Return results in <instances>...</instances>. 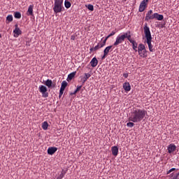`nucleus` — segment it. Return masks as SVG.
I'll return each instance as SVG.
<instances>
[{
  "label": "nucleus",
  "instance_id": "f257e3e1",
  "mask_svg": "<svg viewBox=\"0 0 179 179\" xmlns=\"http://www.w3.org/2000/svg\"><path fill=\"white\" fill-rule=\"evenodd\" d=\"M148 115L144 109L134 108L131 113L129 120L134 123H140Z\"/></svg>",
  "mask_w": 179,
  "mask_h": 179
},
{
  "label": "nucleus",
  "instance_id": "f03ea898",
  "mask_svg": "<svg viewBox=\"0 0 179 179\" xmlns=\"http://www.w3.org/2000/svg\"><path fill=\"white\" fill-rule=\"evenodd\" d=\"M144 34L145 35V40H147V44L148 45V50H150V52H153L154 48L153 45H152V37L150 28L148 27L147 24L144 25Z\"/></svg>",
  "mask_w": 179,
  "mask_h": 179
},
{
  "label": "nucleus",
  "instance_id": "7ed1b4c3",
  "mask_svg": "<svg viewBox=\"0 0 179 179\" xmlns=\"http://www.w3.org/2000/svg\"><path fill=\"white\" fill-rule=\"evenodd\" d=\"M129 37H131L130 31H128L124 34L118 35L116 38V41L114 43L113 45L117 47V45H119V44H122V43H124L125 38H127V40H129Z\"/></svg>",
  "mask_w": 179,
  "mask_h": 179
},
{
  "label": "nucleus",
  "instance_id": "20e7f679",
  "mask_svg": "<svg viewBox=\"0 0 179 179\" xmlns=\"http://www.w3.org/2000/svg\"><path fill=\"white\" fill-rule=\"evenodd\" d=\"M63 0H55L53 10L55 13H61L64 10Z\"/></svg>",
  "mask_w": 179,
  "mask_h": 179
},
{
  "label": "nucleus",
  "instance_id": "39448f33",
  "mask_svg": "<svg viewBox=\"0 0 179 179\" xmlns=\"http://www.w3.org/2000/svg\"><path fill=\"white\" fill-rule=\"evenodd\" d=\"M138 54L142 58H146L148 57V51L146 50L145 45L140 43L138 45Z\"/></svg>",
  "mask_w": 179,
  "mask_h": 179
},
{
  "label": "nucleus",
  "instance_id": "423d86ee",
  "mask_svg": "<svg viewBox=\"0 0 179 179\" xmlns=\"http://www.w3.org/2000/svg\"><path fill=\"white\" fill-rule=\"evenodd\" d=\"M39 92L42 94L43 98H48V92H47V87L44 85H41L38 87Z\"/></svg>",
  "mask_w": 179,
  "mask_h": 179
},
{
  "label": "nucleus",
  "instance_id": "0eeeda50",
  "mask_svg": "<svg viewBox=\"0 0 179 179\" xmlns=\"http://www.w3.org/2000/svg\"><path fill=\"white\" fill-rule=\"evenodd\" d=\"M148 1L149 0H143L141 4H140V6H139V11L140 12H143L145 8H147L148 6Z\"/></svg>",
  "mask_w": 179,
  "mask_h": 179
},
{
  "label": "nucleus",
  "instance_id": "6e6552de",
  "mask_svg": "<svg viewBox=\"0 0 179 179\" xmlns=\"http://www.w3.org/2000/svg\"><path fill=\"white\" fill-rule=\"evenodd\" d=\"M177 149V146L174 143H171L168 145V153L172 154Z\"/></svg>",
  "mask_w": 179,
  "mask_h": 179
},
{
  "label": "nucleus",
  "instance_id": "1a4fd4ad",
  "mask_svg": "<svg viewBox=\"0 0 179 179\" xmlns=\"http://www.w3.org/2000/svg\"><path fill=\"white\" fill-rule=\"evenodd\" d=\"M148 18H150V19H151V18H157V20H163L164 15L158 14L157 13H155L152 14V17H149Z\"/></svg>",
  "mask_w": 179,
  "mask_h": 179
},
{
  "label": "nucleus",
  "instance_id": "9d476101",
  "mask_svg": "<svg viewBox=\"0 0 179 179\" xmlns=\"http://www.w3.org/2000/svg\"><path fill=\"white\" fill-rule=\"evenodd\" d=\"M128 40H129V41L131 43H132L133 49L134 50V51H135L136 52H137V51H138V50H137V48H138V43L136 42V41L132 40V39H131V37H129Z\"/></svg>",
  "mask_w": 179,
  "mask_h": 179
},
{
  "label": "nucleus",
  "instance_id": "9b49d317",
  "mask_svg": "<svg viewBox=\"0 0 179 179\" xmlns=\"http://www.w3.org/2000/svg\"><path fill=\"white\" fill-rule=\"evenodd\" d=\"M14 37H18L20 34H22V31L18 27L17 24H15V29L13 30Z\"/></svg>",
  "mask_w": 179,
  "mask_h": 179
},
{
  "label": "nucleus",
  "instance_id": "f8f14e48",
  "mask_svg": "<svg viewBox=\"0 0 179 179\" xmlns=\"http://www.w3.org/2000/svg\"><path fill=\"white\" fill-rule=\"evenodd\" d=\"M57 150L56 147H50L48 150V154L50 155H53Z\"/></svg>",
  "mask_w": 179,
  "mask_h": 179
},
{
  "label": "nucleus",
  "instance_id": "ddd939ff",
  "mask_svg": "<svg viewBox=\"0 0 179 179\" xmlns=\"http://www.w3.org/2000/svg\"><path fill=\"white\" fill-rule=\"evenodd\" d=\"M153 11L152 10H148V12H147V14L145 15V20H147V22H149V20H152L155 18H149V17H152L153 16L152 14Z\"/></svg>",
  "mask_w": 179,
  "mask_h": 179
},
{
  "label": "nucleus",
  "instance_id": "4468645a",
  "mask_svg": "<svg viewBox=\"0 0 179 179\" xmlns=\"http://www.w3.org/2000/svg\"><path fill=\"white\" fill-rule=\"evenodd\" d=\"M91 77V74L89 73H85V76L84 77H82L81 78V80H82V83L83 84H85L87 80Z\"/></svg>",
  "mask_w": 179,
  "mask_h": 179
},
{
  "label": "nucleus",
  "instance_id": "2eb2a0df",
  "mask_svg": "<svg viewBox=\"0 0 179 179\" xmlns=\"http://www.w3.org/2000/svg\"><path fill=\"white\" fill-rule=\"evenodd\" d=\"M111 150L113 156L117 157L118 155L119 148L117 146H113Z\"/></svg>",
  "mask_w": 179,
  "mask_h": 179
},
{
  "label": "nucleus",
  "instance_id": "dca6fc26",
  "mask_svg": "<svg viewBox=\"0 0 179 179\" xmlns=\"http://www.w3.org/2000/svg\"><path fill=\"white\" fill-rule=\"evenodd\" d=\"M91 66L95 68L98 65V60L96 57H94L90 62Z\"/></svg>",
  "mask_w": 179,
  "mask_h": 179
},
{
  "label": "nucleus",
  "instance_id": "f3484780",
  "mask_svg": "<svg viewBox=\"0 0 179 179\" xmlns=\"http://www.w3.org/2000/svg\"><path fill=\"white\" fill-rule=\"evenodd\" d=\"M123 88L124 89L125 92H129L131 91V85L129 83H124L123 84Z\"/></svg>",
  "mask_w": 179,
  "mask_h": 179
},
{
  "label": "nucleus",
  "instance_id": "a211bd4d",
  "mask_svg": "<svg viewBox=\"0 0 179 179\" xmlns=\"http://www.w3.org/2000/svg\"><path fill=\"white\" fill-rule=\"evenodd\" d=\"M113 45L108 46V47H106V49L104 50L103 54L108 55V53H109V52H111V51H113Z\"/></svg>",
  "mask_w": 179,
  "mask_h": 179
},
{
  "label": "nucleus",
  "instance_id": "6ab92c4d",
  "mask_svg": "<svg viewBox=\"0 0 179 179\" xmlns=\"http://www.w3.org/2000/svg\"><path fill=\"white\" fill-rule=\"evenodd\" d=\"M34 5H30L27 10V15H33Z\"/></svg>",
  "mask_w": 179,
  "mask_h": 179
},
{
  "label": "nucleus",
  "instance_id": "aec40b11",
  "mask_svg": "<svg viewBox=\"0 0 179 179\" xmlns=\"http://www.w3.org/2000/svg\"><path fill=\"white\" fill-rule=\"evenodd\" d=\"M45 86H47L48 88H50L52 85V81L51 80L48 79L45 83Z\"/></svg>",
  "mask_w": 179,
  "mask_h": 179
},
{
  "label": "nucleus",
  "instance_id": "412c9836",
  "mask_svg": "<svg viewBox=\"0 0 179 179\" xmlns=\"http://www.w3.org/2000/svg\"><path fill=\"white\" fill-rule=\"evenodd\" d=\"M76 75V71H74L70 74H69L68 79L69 80H71Z\"/></svg>",
  "mask_w": 179,
  "mask_h": 179
},
{
  "label": "nucleus",
  "instance_id": "4be33fe9",
  "mask_svg": "<svg viewBox=\"0 0 179 179\" xmlns=\"http://www.w3.org/2000/svg\"><path fill=\"white\" fill-rule=\"evenodd\" d=\"M42 128L45 131H46L48 129V122L45 121V122H44L43 123Z\"/></svg>",
  "mask_w": 179,
  "mask_h": 179
},
{
  "label": "nucleus",
  "instance_id": "5701e85b",
  "mask_svg": "<svg viewBox=\"0 0 179 179\" xmlns=\"http://www.w3.org/2000/svg\"><path fill=\"white\" fill-rule=\"evenodd\" d=\"M68 85V83L66 80H64L62 83L61 89L64 90L66 89V86Z\"/></svg>",
  "mask_w": 179,
  "mask_h": 179
},
{
  "label": "nucleus",
  "instance_id": "b1692460",
  "mask_svg": "<svg viewBox=\"0 0 179 179\" xmlns=\"http://www.w3.org/2000/svg\"><path fill=\"white\" fill-rule=\"evenodd\" d=\"M64 5L66 8H69L71 6V3L68 1H65Z\"/></svg>",
  "mask_w": 179,
  "mask_h": 179
},
{
  "label": "nucleus",
  "instance_id": "393cba45",
  "mask_svg": "<svg viewBox=\"0 0 179 179\" xmlns=\"http://www.w3.org/2000/svg\"><path fill=\"white\" fill-rule=\"evenodd\" d=\"M82 88V85H79L77 87V89L75 90V92L73 93V94H76Z\"/></svg>",
  "mask_w": 179,
  "mask_h": 179
},
{
  "label": "nucleus",
  "instance_id": "a878e982",
  "mask_svg": "<svg viewBox=\"0 0 179 179\" xmlns=\"http://www.w3.org/2000/svg\"><path fill=\"white\" fill-rule=\"evenodd\" d=\"M14 16L15 18L20 19L21 17V13L20 12H15Z\"/></svg>",
  "mask_w": 179,
  "mask_h": 179
},
{
  "label": "nucleus",
  "instance_id": "bb28decb",
  "mask_svg": "<svg viewBox=\"0 0 179 179\" xmlns=\"http://www.w3.org/2000/svg\"><path fill=\"white\" fill-rule=\"evenodd\" d=\"M86 7L90 10L93 11L94 10V6L92 4L86 5Z\"/></svg>",
  "mask_w": 179,
  "mask_h": 179
},
{
  "label": "nucleus",
  "instance_id": "cd10ccee",
  "mask_svg": "<svg viewBox=\"0 0 179 179\" xmlns=\"http://www.w3.org/2000/svg\"><path fill=\"white\" fill-rule=\"evenodd\" d=\"M127 126L129 128H132L134 127V122H129L127 124Z\"/></svg>",
  "mask_w": 179,
  "mask_h": 179
},
{
  "label": "nucleus",
  "instance_id": "c85d7f7f",
  "mask_svg": "<svg viewBox=\"0 0 179 179\" xmlns=\"http://www.w3.org/2000/svg\"><path fill=\"white\" fill-rule=\"evenodd\" d=\"M6 20H8V22H13V16L11 15H8Z\"/></svg>",
  "mask_w": 179,
  "mask_h": 179
},
{
  "label": "nucleus",
  "instance_id": "c756f323",
  "mask_svg": "<svg viewBox=\"0 0 179 179\" xmlns=\"http://www.w3.org/2000/svg\"><path fill=\"white\" fill-rule=\"evenodd\" d=\"M176 170V168H172V169H169V171H168L166 172V175L170 174L171 173L175 171Z\"/></svg>",
  "mask_w": 179,
  "mask_h": 179
},
{
  "label": "nucleus",
  "instance_id": "7c9ffc66",
  "mask_svg": "<svg viewBox=\"0 0 179 179\" xmlns=\"http://www.w3.org/2000/svg\"><path fill=\"white\" fill-rule=\"evenodd\" d=\"M115 31H113L111 34H110L107 37H106V40H108V38H109V37H112V36H115Z\"/></svg>",
  "mask_w": 179,
  "mask_h": 179
},
{
  "label": "nucleus",
  "instance_id": "2f4dec72",
  "mask_svg": "<svg viewBox=\"0 0 179 179\" xmlns=\"http://www.w3.org/2000/svg\"><path fill=\"white\" fill-rule=\"evenodd\" d=\"M100 46L98 44L97 45H96L94 48V51H97V50H99Z\"/></svg>",
  "mask_w": 179,
  "mask_h": 179
},
{
  "label": "nucleus",
  "instance_id": "473e14b6",
  "mask_svg": "<svg viewBox=\"0 0 179 179\" xmlns=\"http://www.w3.org/2000/svg\"><path fill=\"white\" fill-rule=\"evenodd\" d=\"M172 179H179V173H178L176 174V176H173V178H172Z\"/></svg>",
  "mask_w": 179,
  "mask_h": 179
},
{
  "label": "nucleus",
  "instance_id": "72a5a7b5",
  "mask_svg": "<svg viewBox=\"0 0 179 179\" xmlns=\"http://www.w3.org/2000/svg\"><path fill=\"white\" fill-rule=\"evenodd\" d=\"M98 45H99L100 48H103V47L105 45L103 43H99Z\"/></svg>",
  "mask_w": 179,
  "mask_h": 179
},
{
  "label": "nucleus",
  "instance_id": "f704fd0d",
  "mask_svg": "<svg viewBox=\"0 0 179 179\" xmlns=\"http://www.w3.org/2000/svg\"><path fill=\"white\" fill-rule=\"evenodd\" d=\"M64 92V89L60 88L59 94L63 95Z\"/></svg>",
  "mask_w": 179,
  "mask_h": 179
},
{
  "label": "nucleus",
  "instance_id": "c9c22d12",
  "mask_svg": "<svg viewBox=\"0 0 179 179\" xmlns=\"http://www.w3.org/2000/svg\"><path fill=\"white\" fill-rule=\"evenodd\" d=\"M71 40L75 41V40H76V36L72 35V36H71Z\"/></svg>",
  "mask_w": 179,
  "mask_h": 179
},
{
  "label": "nucleus",
  "instance_id": "e433bc0d",
  "mask_svg": "<svg viewBox=\"0 0 179 179\" xmlns=\"http://www.w3.org/2000/svg\"><path fill=\"white\" fill-rule=\"evenodd\" d=\"M128 76H129V74L128 73H124V78H128Z\"/></svg>",
  "mask_w": 179,
  "mask_h": 179
},
{
  "label": "nucleus",
  "instance_id": "4c0bfd02",
  "mask_svg": "<svg viewBox=\"0 0 179 179\" xmlns=\"http://www.w3.org/2000/svg\"><path fill=\"white\" fill-rule=\"evenodd\" d=\"M108 55H106V53L103 54L102 56V59H105L106 57H107Z\"/></svg>",
  "mask_w": 179,
  "mask_h": 179
},
{
  "label": "nucleus",
  "instance_id": "58836bf2",
  "mask_svg": "<svg viewBox=\"0 0 179 179\" xmlns=\"http://www.w3.org/2000/svg\"><path fill=\"white\" fill-rule=\"evenodd\" d=\"M107 40L108 39H106H106L102 42L104 45H106V43Z\"/></svg>",
  "mask_w": 179,
  "mask_h": 179
},
{
  "label": "nucleus",
  "instance_id": "ea45409f",
  "mask_svg": "<svg viewBox=\"0 0 179 179\" xmlns=\"http://www.w3.org/2000/svg\"><path fill=\"white\" fill-rule=\"evenodd\" d=\"M62 96V94H59V97L61 98Z\"/></svg>",
  "mask_w": 179,
  "mask_h": 179
},
{
  "label": "nucleus",
  "instance_id": "a19ab883",
  "mask_svg": "<svg viewBox=\"0 0 179 179\" xmlns=\"http://www.w3.org/2000/svg\"><path fill=\"white\" fill-rule=\"evenodd\" d=\"M122 1H126L127 0H122Z\"/></svg>",
  "mask_w": 179,
  "mask_h": 179
},
{
  "label": "nucleus",
  "instance_id": "79ce46f5",
  "mask_svg": "<svg viewBox=\"0 0 179 179\" xmlns=\"http://www.w3.org/2000/svg\"><path fill=\"white\" fill-rule=\"evenodd\" d=\"M0 37H1V35H0Z\"/></svg>",
  "mask_w": 179,
  "mask_h": 179
}]
</instances>
